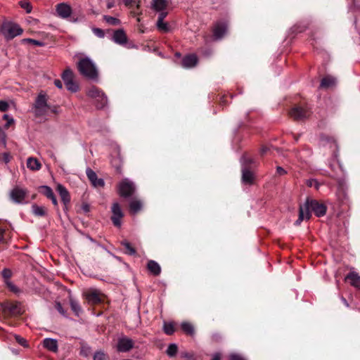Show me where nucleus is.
Returning a JSON list of instances; mask_svg holds the SVG:
<instances>
[{
  "mask_svg": "<svg viewBox=\"0 0 360 360\" xmlns=\"http://www.w3.org/2000/svg\"><path fill=\"white\" fill-rule=\"evenodd\" d=\"M311 211L318 217H323L326 214L327 207L316 200L307 198L304 204L300 206L299 217L295 225H300L304 219H309L311 216Z\"/></svg>",
  "mask_w": 360,
  "mask_h": 360,
  "instance_id": "obj_1",
  "label": "nucleus"
},
{
  "mask_svg": "<svg viewBox=\"0 0 360 360\" xmlns=\"http://www.w3.org/2000/svg\"><path fill=\"white\" fill-rule=\"evenodd\" d=\"M47 94L41 91L36 97L35 101L32 105V110L36 117L45 115L50 105L48 103Z\"/></svg>",
  "mask_w": 360,
  "mask_h": 360,
  "instance_id": "obj_2",
  "label": "nucleus"
},
{
  "mask_svg": "<svg viewBox=\"0 0 360 360\" xmlns=\"http://www.w3.org/2000/svg\"><path fill=\"white\" fill-rule=\"evenodd\" d=\"M91 105L98 110L105 109L108 105V99L103 91L91 86Z\"/></svg>",
  "mask_w": 360,
  "mask_h": 360,
  "instance_id": "obj_3",
  "label": "nucleus"
},
{
  "mask_svg": "<svg viewBox=\"0 0 360 360\" xmlns=\"http://www.w3.org/2000/svg\"><path fill=\"white\" fill-rule=\"evenodd\" d=\"M0 31L7 41L22 33V30L20 27L12 22H4L1 26Z\"/></svg>",
  "mask_w": 360,
  "mask_h": 360,
  "instance_id": "obj_4",
  "label": "nucleus"
},
{
  "mask_svg": "<svg viewBox=\"0 0 360 360\" xmlns=\"http://www.w3.org/2000/svg\"><path fill=\"white\" fill-rule=\"evenodd\" d=\"M75 58L78 59L77 62V68L81 76L90 79V58L82 53H76Z\"/></svg>",
  "mask_w": 360,
  "mask_h": 360,
  "instance_id": "obj_5",
  "label": "nucleus"
},
{
  "mask_svg": "<svg viewBox=\"0 0 360 360\" xmlns=\"http://www.w3.org/2000/svg\"><path fill=\"white\" fill-rule=\"evenodd\" d=\"M27 193L28 191L26 188L15 186L10 191L9 196L15 203L23 204L26 202L25 199Z\"/></svg>",
  "mask_w": 360,
  "mask_h": 360,
  "instance_id": "obj_6",
  "label": "nucleus"
},
{
  "mask_svg": "<svg viewBox=\"0 0 360 360\" xmlns=\"http://www.w3.org/2000/svg\"><path fill=\"white\" fill-rule=\"evenodd\" d=\"M62 79L65 87L71 92H76L79 89V86L75 81V75L70 68L66 69L62 74Z\"/></svg>",
  "mask_w": 360,
  "mask_h": 360,
  "instance_id": "obj_7",
  "label": "nucleus"
},
{
  "mask_svg": "<svg viewBox=\"0 0 360 360\" xmlns=\"http://www.w3.org/2000/svg\"><path fill=\"white\" fill-rule=\"evenodd\" d=\"M290 117L295 120H303L310 117L311 109L307 106H295L289 112Z\"/></svg>",
  "mask_w": 360,
  "mask_h": 360,
  "instance_id": "obj_8",
  "label": "nucleus"
},
{
  "mask_svg": "<svg viewBox=\"0 0 360 360\" xmlns=\"http://www.w3.org/2000/svg\"><path fill=\"white\" fill-rule=\"evenodd\" d=\"M135 191L134 184L128 179H123L118 185V193L120 196L128 198Z\"/></svg>",
  "mask_w": 360,
  "mask_h": 360,
  "instance_id": "obj_9",
  "label": "nucleus"
},
{
  "mask_svg": "<svg viewBox=\"0 0 360 360\" xmlns=\"http://www.w3.org/2000/svg\"><path fill=\"white\" fill-rule=\"evenodd\" d=\"M111 165L116 169V171L121 174L122 167V159L120 154V148L118 146H115L113 150L111 153Z\"/></svg>",
  "mask_w": 360,
  "mask_h": 360,
  "instance_id": "obj_10",
  "label": "nucleus"
},
{
  "mask_svg": "<svg viewBox=\"0 0 360 360\" xmlns=\"http://www.w3.org/2000/svg\"><path fill=\"white\" fill-rule=\"evenodd\" d=\"M112 217L111 220L114 226L117 227H120L122 224V219L124 216L123 212L121 209L120 205L117 202H115L112 204Z\"/></svg>",
  "mask_w": 360,
  "mask_h": 360,
  "instance_id": "obj_11",
  "label": "nucleus"
},
{
  "mask_svg": "<svg viewBox=\"0 0 360 360\" xmlns=\"http://www.w3.org/2000/svg\"><path fill=\"white\" fill-rule=\"evenodd\" d=\"M134 345V342L131 338L123 336L117 340V350L120 352H127L131 349Z\"/></svg>",
  "mask_w": 360,
  "mask_h": 360,
  "instance_id": "obj_12",
  "label": "nucleus"
},
{
  "mask_svg": "<svg viewBox=\"0 0 360 360\" xmlns=\"http://www.w3.org/2000/svg\"><path fill=\"white\" fill-rule=\"evenodd\" d=\"M57 191L58 192L61 200L63 203V210L66 212L68 210V205L70 202V196L69 192L65 186L61 184L57 186Z\"/></svg>",
  "mask_w": 360,
  "mask_h": 360,
  "instance_id": "obj_13",
  "label": "nucleus"
},
{
  "mask_svg": "<svg viewBox=\"0 0 360 360\" xmlns=\"http://www.w3.org/2000/svg\"><path fill=\"white\" fill-rule=\"evenodd\" d=\"M227 24L225 22H217L213 27V35L216 39H221L227 32Z\"/></svg>",
  "mask_w": 360,
  "mask_h": 360,
  "instance_id": "obj_14",
  "label": "nucleus"
},
{
  "mask_svg": "<svg viewBox=\"0 0 360 360\" xmlns=\"http://www.w3.org/2000/svg\"><path fill=\"white\" fill-rule=\"evenodd\" d=\"M169 5L168 0H153L151 3V8L158 14L162 13H168L167 8Z\"/></svg>",
  "mask_w": 360,
  "mask_h": 360,
  "instance_id": "obj_15",
  "label": "nucleus"
},
{
  "mask_svg": "<svg viewBox=\"0 0 360 360\" xmlns=\"http://www.w3.org/2000/svg\"><path fill=\"white\" fill-rule=\"evenodd\" d=\"M20 306L21 304L19 302H6L2 304L3 309L12 315H18L22 313Z\"/></svg>",
  "mask_w": 360,
  "mask_h": 360,
  "instance_id": "obj_16",
  "label": "nucleus"
},
{
  "mask_svg": "<svg viewBox=\"0 0 360 360\" xmlns=\"http://www.w3.org/2000/svg\"><path fill=\"white\" fill-rule=\"evenodd\" d=\"M168 13H162L158 14L156 26L158 30L163 33H167L170 31V26L169 24L164 21V19L167 17Z\"/></svg>",
  "mask_w": 360,
  "mask_h": 360,
  "instance_id": "obj_17",
  "label": "nucleus"
},
{
  "mask_svg": "<svg viewBox=\"0 0 360 360\" xmlns=\"http://www.w3.org/2000/svg\"><path fill=\"white\" fill-rule=\"evenodd\" d=\"M112 40L115 43L123 46L127 44L128 39L124 30L119 29L113 32Z\"/></svg>",
  "mask_w": 360,
  "mask_h": 360,
  "instance_id": "obj_18",
  "label": "nucleus"
},
{
  "mask_svg": "<svg viewBox=\"0 0 360 360\" xmlns=\"http://www.w3.org/2000/svg\"><path fill=\"white\" fill-rule=\"evenodd\" d=\"M56 12L59 17L62 18H67L70 16L72 9L69 5L65 3H60L56 6Z\"/></svg>",
  "mask_w": 360,
  "mask_h": 360,
  "instance_id": "obj_19",
  "label": "nucleus"
},
{
  "mask_svg": "<svg viewBox=\"0 0 360 360\" xmlns=\"http://www.w3.org/2000/svg\"><path fill=\"white\" fill-rule=\"evenodd\" d=\"M198 61L195 54H188L183 58L181 65L185 68H192L197 65Z\"/></svg>",
  "mask_w": 360,
  "mask_h": 360,
  "instance_id": "obj_20",
  "label": "nucleus"
},
{
  "mask_svg": "<svg viewBox=\"0 0 360 360\" xmlns=\"http://www.w3.org/2000/svg\"><path fill=\"white\" fill-rule=\"evenodd\" d=\"M242 182L245 184L252 185L254 184L255 174L249 168L243 167L242 168Z\"/></svg>",
  "mask_w": 360,
  "mask_h": 360,
  "instance_id": "obj_21",
  "label": "nucleus"
},
{
  "mask_svg": "<svg viewBox=\"0 0 360 360\" xmlns=\"http://www.w3.org/2000/svg\"><path fill=\"white\" fill-rule=\"evenodd\" d=\"M353 287L360 290V276L355 271L349 272L345 277Z\"/></svg>",
  "mask_w": 360,
  "mask_h": 360,
  "instance_id": "obj_22",
  "label": "nucleus"
},
{
  "mask_svg": "<svg viewBox=\"0 0 360 360\" xmlns=\"http://www.w3.org/2000/svg\"><path fill=\"white\" fill-rule=\"evenodd\" d=\"M43 346L51 352H56L58 351V342L56 339L49 338L44 339Z\"/></svg>",
  "mask_w": 360,
  "mask_h": 360,
  "instance_id": "obj_23",
  "label": "nucleus"
},
{
  "mask_svg": "<svg viewBox=\"0 0 360 360\" xmlns=\"http://www.w3.org/2000/svg\"><path fill=\"white\" fill-rule=\"evenodd\" d=\"M336 84V79L332 76H326L321 79L320 87L328 89L335 86Z\"/></svg>",
  "mask_w": 360,
  "mask_h": 360,
  "instance_id": "obj_24",
  "label": "nucleus"
},
{
  "mask_svg": "<svg viewBox=\"0 0 360 360\" xmlns=\"http://www.w3.org/2000/svg\"><path fill=\"white\" fill-rule=\"evenodd\" d=\"M147 269L154 276H158L161 273L160 266L154 260H149L148 262Z\"/></svg>",
  "mask_w": 360,
  "mask_h": 360,
  "instance_id": "obj_25",
  "label": "nucleus"
},
{
  "mask_svg": "<svg viewBox=\"0 0 360 360\" xmlns=\"http://www.w3.org/2000/svg\"><path fill=\"white\" fill-rule=\"evenodd\" d=\"M69 302L71 309L75 313V314L78 316L82 312V308L80 307L79 302L75 298H74L71 295H70L69 296Z\"/></svg>",
  "mask_w": 360,
  "mask_h": 360,
  "instance_id": "obj_26",
  "label": "nucleus"
},
{
  "mask_svg": "<svg viewBox=\"0 0 360 360\" xmlns=\"http://www.w3.org/2000/svg\"><path fill=\"white\" fill-rule=\"evenodd\" d=\"M27 167L30 170L38 171L41 169V165L37 159L31 157L27 160Z\"/></svg>",
  "mask_w": 360,
  "mask_h": 360,
  "instance_id": "obj_27",
  "label": "nucleus"
},
{
  "mask_svg": "<svg viewBox=\"0 0 360 360\" xmlns=\"http://www.w3.org/2000/svg\"><path fill=\"white\" fill-rule=\"evenodd\" d=\"M91 185L97 188H102L105 186L104 180L102 178H98L93 171H91Z\"/></svg>",
  "mask_w": 360,
  "mask_h": 360,
  "instance_id": "obj_28",
  "label": "nucleus"
},
{
  "mask_svg": "<svg viewBox=\"0 0 360 360\" xmlns=\"http://www.w3.org/2000/svg\"><path fill=\"white\" fill-rule=\"evenodd\" d=\"M142 202L139 200H132L129 202V210L133 214L139 212L142 209Z\"/></svg>",
  "mask_w": 360,
  "mask_h": 360,
  "instance_id": "obj_29",
  "label": "nucleus"
},
{
  "mask_svg": "<svg viewBox=\"0 0 360 360\" xmlns=\"http://www.w3.org/2000/svg\"><path fill=\"white\" fill-rule=\"evenodd\" d=\"M181 329L183 330V331L190 335V336H193L194 334H195V329H194V327L193 326L191 323H188V322H183L181 324Z\"/></svg>",
  "mask_w": 360,
  "mask_h": 360,
  "instance_id": "obj_30",
  "label": "nucleus"
},
{
  "mask_svg": "<svg viewBox=\"0 0 360 360\" xmlns=\"http://www.w3.org/2000/svg\"><path fill=\"white\" fill-rule=\"evenodd\" d=\"M122 245L125 249V252L129 255H136V251L134 248L131 246V245L127 240H124L121 242Z\"/></svg>",
  "mask_w": 360,
  "mask_h": 360,
  "instance_id": "obj_31",
  "label": "nucleus"
},
{
  "mask_svg": "<svg viewBox=\"0 0 360 360\" xmlns=\"http://www.w3.org/2000/svg\"><path fill=\"white\" fill-rule=\"evenodd\" d=\"M177 352H178L177 345L175 343H171L169 345V346L166 350V354L169 357H174L176 356Z\"/></svg>",
  "mask_w": 360,
  "mask_h": 360,
  "instance_id": "obj_32",
  "label": "nucleus"
},
{
  "mask_svg": "<svg viewBox=\"0 0 360 360\" xmlns=\"http://www.w3.org/2000/svg\"><path fill=\"white\" fill-rule=\"evenodd\" d=\"M32 210L34 214L36 216L42 217L46 214V211L44 207L33 205L32 206Z\"/></svg>",
  "mask_w": 360,
  "mask_h": 360,
  "instance_id": "obj_33",
  "label": "nucleus"
},
{
  "mask_svg": "<svg viewBox=\"0 0 360 360\" xmlns=\"http://www.w3.org/2000/svg\"><path fill=\"white\" fill-rule=\"evenodd\" d=\"M163 330L165 334L171 335L174 333V326L172 322H165L163 325Z\"/></svg>",
  "mask_w": 360,
  "mask_h": 360,
  "instance_id": "obj_34",
  "label": "nucleus"
},
{
  "mask_svg": "<svg viewBox=\"0 0 360 360\" xmlns=\"http://www.w3.org/2000/svg\"><path fill=\"white\" fill-rule=\"evenodd\" d=\"M103 19L108 24L111 25H120L121 24V21L115 17L104 15Z\"/></svg>",
  "mask_w": 360,
  "mask_h": 360,
  "instance_id": "obj_35",
  "label": "nucleus"
},
{
  "mask_svg": "<svg viewBox=\"0 0 360 360\" xmlns=\"http://www.w3.org/2000/svg\"><path fill=\"white\" fill-rule=\"evenodd\" d=\"M101 301V294L97 290L91 289V304H97Z\"/></svg>",
  "mask_w": 360,
  "mask_h": 360,
  "instance_id": "obj_36",
  "label": "nucleus"
},
{
  "mask_svg": "<svg viewBox=\"0 0 360 360\" xmlns=\"http://www.w3.org/2000/svg\"><path fill=\"white\" fill-rule=\"evenodd\" d=\"M123 4L128 8H132L134 6L137 9L140 8L141 0H122Z\"/></svg>",
  "mask_w": 360,
  "mask_h": 360,
  "instance_id": "obj_37",
  "label": "nucleus"
},
{
  "mask_svg": "<svg viewBox=\"0 0 360 360\" xmlns=\"http://www.w3.org/2000/svg\"><path fill=\"white\" fill-rule=\"evenodd\" d=\"M94 360H109L108 356L103 351H98L95 352Z\"/></svg>",
  "mask_w": 360,
  "mask_h": 360,
  "instance_id": "obj_38",
  "label": "nucleus"
},
{
  "mask_svg": "<svg viewBox=\"0 0 360 360\" xmlns=\"http://www.w3.org/2000/svg\"><path fill=\"white\" fill-rule=\"evenodd\" d=\"M41 192L46 196L47 198L52 197V195L54 194L53 190L51 187L48 186H41L40 187Z\"/></svg>",
  "mask_w": 360,
  "mask_h": 360,
  "instance_id": "obj_39",
  "label": "nucleus"
},
{
  "mask_svg": "<svg viewBox=\"0 0 360 360\" xmlns=\"http://www.w3.org/2000/svg\"><path fill=\"white\" fill-rule=\"evenodd\" d=\"M91 81H98V72L96 65L91 62Z\"/></svg>",
  "mask_w": 360,
  "mask_h": 360,
  "instance_id": "obj_40",
  "label": "nucleus"
},
{
  "mask_svg": "<svg viewBox=\"0 0 360 360\" xmlns=\"http://www.w3.org/2000/svg\"><path fill=\"white\" fill-rule=\"evenodd\" d=\"M306 184L308 187H314L316 190H319L320 187V184L315 179H307Z\"/></svg>",
  "mask_w": 360,
  "mask_h": 360,
  "instance_id": "obj_41",
  "label": "nucleus"
},
{
  "mask_svg": "<svg viewBox=\"0 0 360 360\" xmlns=\"http://www.w3.org/2000/svg\"><path fill=\"white\" fill-rule=\"evenodd\" d=\"M22 42H27V43H31L35 46H44V43L43 41H39V40H35V39H30V38H27V39H22Z\"/></svg>",
  "mask_w": 360,
  "mask_h": 360,
  "instance_id": "obj_42",
  "label": "nucleus"
},
{
  "mask_svg": "<svg viewBox=\"0 0 360 360\" xmlns=\"http://www.w3.org/2000/svg\"><path fill=\"white\" fill-rule=\"evenodd\" d=\"M5 283L11 291L15 293L19 292V289L11 281H6Z\"/></svg>",
  "mask_w": 360,
  "mask_h": 360,
  "instance_id": "obj_43",
  "label": "nucleus"
},
{
  "mask_svg": "<svg viewBox=\"0 0 360 360\" xmlns=\"http://www.w3.org/2000/svg\"><path fill=\"white\" fill-rule=\"evenodd\" d=\"M20 6L26 11L27 13H30L32 11V6L30 3L27 1H20Z\"/></svg>",
  "mask_w": 360,
  "mask_h": 360,
  "instance_id": "obj_44",
  "label": "nucleus"
},
{
  "mask_svg": "<svg viewBox=\"0 0 360 360\" xmlns=\"http://www.w3.org/2000/svg\"><path fill=\"white\" fill-rule=\"evenodd\" d=\"M1 275H2L3 278H4V281L6 282V281H10L9 278H11V276L12 275V272L8 269H4L1 272Z\"/></svg>",
  "mask_w": 360,
  "mask_h": 360,
  "instance_id": "obj_45",
  "label": "nucleus"
},
{
  "mask_svg": "<svg viewBox=\"0 0 360 360\" xmlns=\"http://www.w3.org/2000/svg\"><path fill=\"white\" fill-rule=\"evenodd\" d=\"M15 339L16 340V342L20 344V345L25 347H27L28 346L27 343V340L20 337V335H15Z\"/></svg>",
  "mask_w": 360,
  "mask_h": 360,
  "instance_id": "obj_46",
  "label": "nucleus"
},
{
  "mask_svg": "<svg viewBox=\"0 0 360 360\" xmlns=\"http://www.w3.org/2000/svg\"><path fill=\"white\" fill-rule=\"evenodd\" d=\"M243 167H245L247 168H248V167L252 165V164H255V160L251 158H248V157H243Z\"/></svg>",
  "mask_w": 360,
  "mask_h": 360,
  "instance_id": "obj_47",
  "label": "nucleus"
},
{
  "mask_svg": "<svg viewBox=\"0 0 360 360\" xmlns=\"http://www.w3.org/2000/svg\"><path fill=\"white\" fill-rule=\"evenodd\" d=\"M93 32L99 38H103L105 36L104 31L100 28H94Z\"/></svg>",
  "mask_w": 360,
  "mask_h": 360,
  "instance_id": "obj_48",
  "label": "nucleus"
},
{
  "mask_svg": "<svg viewBox=\"0 0 360 360\" xmlns=\"http://www.w3.org/2000/svg\"><path fill=\"white\" fill-rule=\"evenodd\" d=\"M56 308L61 315H63V316H66V311L64 310L60 302H56Z\"/></svg>",
  "mask_w": 360,
  "mask_h": 360,
  "instance_id": "obj_49",
  "label": "nucleus"
},
{
  "mask_svg": "<svg viewBox=\"0 0 360 360\" xmlns=\"http://www.w3.org/2000/svg\"><path fill=\"white\" fill-rule=\"evenodd\" d=\"M8 108V104L6 101H0V111L5 112Z\"/></svg>",
  "mask_w": 360,
  "mask_h": 360,
  "instance_id": "obj_50",
  "label": "nucleus"
},
{
  "mask_svg": "<svg viewBox=\"0 0 360 360\" xmlns=\"http://www.w3.org/2000/svg\"><path fill=\"white\" fill-rule=\"evenodd\" d=\"M80 354L82 356H88L89 354H90L89 348L88 347L82 346L81 348Z\"/></svg>",
  "mask_w": 360,
  "mask_h": 360,
  "instance_id": "obj_51",
  "label": "nucleus"
},
{
  "mask_svg": "<svg viewBox=\"0 0 360 360\" xmlns=\"http://www.w3.org/2000/svg\"><path fill=\"white\" fill-rule=\"evenodd\" d=\"M2 160L5 163H8L11 160V156L9 153H4L2 154Z\"/></svg>",
  "mask_w": 360,
  "mask_h": 360,
  "instance_id": "obj_52",
  "label": "nucleus"
},
{
  "mask_svg": "<svg viewBox=\"0 0 360 360\" xmlns=\"http://www.w3.org/2000/svg\"><path fill=\"white\" fill-rule=\"evenodd\" d=\"M6 236L4 229L0 228V244L6 242Z\"/></svg>",
  "mask_w": 360,
  "mask_h": 360,
  "instance_id": "obj_53",
  "label": "nucleus"
},
{
  "mask_svg": "<svg viewBox=\"0 0 360 360\" xmlns=\"http://www.w3.org/2000/svg\"><path fill=\"white\" fill-rule=\"evenodd\" d=\"M229 360H245L241 356L236 354H231L229 356Z\"/></svg>",
  "mask_w": 360,
  "mask_h": 360,
  "instance_id": "obj_54",
  "label": "nucleus"
},
{
  "mask_svg": "<svg viewBox=\"0 0 360 360\" xmlns=\"http://www.w3.org/2000/svg\"><path fill=\"white\" fill-rule=\"evenodd\" d=\"M276 172L278 175H284L286 174V171L281 167L278 166L276 167Z\"/></svg>",
  "mask_w": 360,
  "mask_h": 360,
  "instance_id": "obj_55",
  "label": "nucleus"
},
{
  "mask_svg": "<svg viewBox=\"0 0 360 360\" xmlns=\"http://www.w3.org/2000/svg\"><path fill=\"white\" fill-rule=\"evenodd\" d=\"M212 339L213 341L218 342L221 339V335L219 333H214L212 335Z\"/></svg>",
  "mask_w": 360,
  "mask_h": 360,
  "instance_id": "obj_56",
  "label": "nucleus"
},
{
  "mask_svg": "<svg viewBox=\"0 0 360 360\" xmlns=\"http://www.w3.org/2000/svg\"><path fill=\"white\" fill-rule=\"evenodd\" d=\"M181 356L184 359H190L192 358L193 356L190 353L184 352L181 354Z\"/></svg>",
  "mask_w": 360,
  "mask_h": 360,
  "instance_id": "obj_57",
  "label": "nucleus"
},
{
  "mask_svg": "<svg viewBox=\"0 0 360 360\" xmlns=\"http://www.w3.org/2000/svg\"><path fill=\"white\" fill-rule=\"evenodd\" d=\"M49 199H50L52 202V203L55 205H58V201L54 194L52 195V197H50Z\"/></svg>",
  "mask_w": 360,
  "mask_h": 360,
  "instance_id": "obj_58",
  "label": "nucleus"
},
{
  "mask_svg": "<svg viewBox=\"0 0 360 360\" xmlns=\"http://www.w3.org/2000/svg\"><path fill=\"white\" fill-rule=\"evenodd\" d=\"M54 84H55L56 86L58 87V89L63 88V84H62L61 81L56 79V80H55Z\"/></svg>",
  "mask_w": 360,
  "mask_h": 360,
  "instance_id": "obj_59",
  "label": "nucleus"
},
{
  "mask_svg": "<svg viewBox=\"0 0 360 360\" xmlns=\"http://www.w3.org/2000/svg\"><path fill=\"white\" fill-rule=\"evenodd\" d=\"M211 360H221V354L219 353L214 354Z\"/></svg>",
  "mask_w": 360,
  "mask_h": 360,
  "instance_id": "obj_60",
  "label": "nucleus"
},
{
  "mask_svg": "<svg viewBox=\"0 0 360 360\" xmlns=\"http://www.w3.org/2000/svg\"><path fill=\"white\" fill-rule=\"evenodd\" d=\"M84 296L85 297V299H86V302H90V292H84Z\"/></svg>",
  "mask_w": 360,
  "mask_h": 360,
  "instance_id": "obj_61",
  "label": "nucleus"
},
{
  "mask_svg": "<svg viewBox=\"0 0 360 360\" xmlns=\"http://www.w3.org/2000/svg\"><path fill=\"white\" fill-rule=\"evenodd\" d=\"M13 122V119L12 117L9 118L8 120H7V123L5 124L4 127L5 128H8L11 124H12Z\"/></svg>",
  "mask_w": 360,
  "mask_h": 360,
  "instance_id": "obj_62",
  "label": "nucleus"
},
{
  "mask_svg": "<svg viewBox=\"0 0 360 360\" xmlns=\"http://www.w3.org/2000/svg\"><path fill=\"white\" fill-rule=\"evenodd\" d=\"M86 174L89 179H90V167H86Z\"/></svg>",
  "mask_w": 360,
  "mask_h": 360,
  "instance_id": "obj_63",
  "label": "nucleus"
},
{
  "mask_svg": "<svg viewBox=\"0 0 360 360\" xmlns=\"http://www.w3.org/2000/svg\"><path fill=\"white\" fill-rule=\"evenodd\" d=\"M267 150H268V148L266 147H263L261 149V153L264 154L266 153Z\"/></svg>",
  "mask_w": 360,
  "mask_h": 360,
  "instance_id": "obj_64",
  "label": "nucleus"
}]
</instances>
